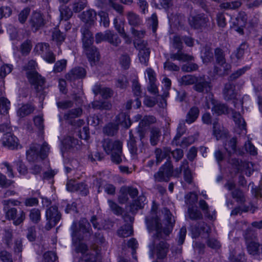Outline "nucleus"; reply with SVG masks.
Returning <instances> with one entry per match:
<instances>
[{"mask_svg":"<svg viewBox=\"0 0 262 262\" xmlns=\"http://www.w3.org/2000/svg\"><path fill=\"white\" fill-rule=\"evenodd\" d=\"M36 66L35 61L31 60L24 67L23 69L26 72L27 77L30 83L34 85L36 91L39 93L42 91L45 80L36 71Z\"/></svg>","mask_w":262,"mask_h":262,"instance_id":"1","label":"nucleus"},{"mask_svg":"<svg viewBox=\"0 0 262 262\" xmlns=\"http://www.w3.org/2000/svg\"><path fill=\"white\" fill-rule=\"evenodd\" d=\"M75 251L83 255V259L79 262H101L100 250L98 247H76Z\"/></svg>","mask_w":262,"mask_h":262,"instance_id":"2","label":"nucleus"},{"mask_svg":"<svg viewBox=\"0 0 262 262\" xmlns=\"http://www.w3.org/2000/svg\"><path fill=\"white\" fill-rule=\"evenodd\" d=\"M173 172V166L170 160L167 161L162 165L158 172L154 176L155 181L157 182H168L170 178L172 177Z\"/></svg>","mask_w":262,"mask_h":262,"instance_id":"3","label":"nucleus"},{"mask_svg":"<svg viewBox=\"0 0 262 262\" xmlns=\"http://www.w3.org/2000/svg\"><path fill=\"white\" fill-rule=\"evenodd\" d=\"M146 222L148 229L149 231L156 230V235L154 237L153 246H164L165 243L162 233V224L160 222L159 218L157 217L150 221L147 217L146 218Z\"/></svg>","mask_w":262,"mask_h":262,"instance_id":"4","label":"nucleus"},{"mask_svg":"<svg viewBox=\"0 0 262 262\" xmlns=\"http://www.w3.org/2000/svg\"><path fill=\"white\" fill-rule=\"evenodd\" d=\"M46 216L47 221L46 229L49 230L55 227L60 220L61 214L59 212L57 207L53 206L47 210Z\"/></svg>","mask_w":262,"mask_h":262,"instance_id":"5","label":"nucleus"},{"mask_svg":"<svg viewBox=\"0 0 262 262\" xmlns=\"http://www.w3.org/2000/svg\"><path fill=\"white\" fill-rule=\"evenodd\" d=\"M136 48L139 50L138 57L141 63L147 66L150 55L149 48L147 47V42L144 40L134 41Z\"/></svg>","mask_w":262,"mask_h":262,"instance_id":"6","label":"nucleus"},{"mask_svg":"<svg viewBox=\"0 0 262 262\" xmlns=\"http://www.w3.org/2000/svg\"><path fill=\"white\" fill-rule=\"evenodd\" d=\"M211 82L207 80L205 75L196 76L193 89L198 93H208L211 90Z\"/></svg>","mask_w":262,"mask_h":262,"instance_id":"7","label":"nucleus"},{"mask_svg":"<svg viewBox=\"0 0 262 262\" xmlns=\"http://www.w3.org/2000/svg\"><path fill=\"white\" fill-rule=\"evenodd\" d=\"M29 22L34 32H36L43 27L46 24L43 15L37 11H34L32 13Z\"/></svg>","mask_w":262,"mask_h":262,"instance_id":"8","label":"nucleus"},{"mask_svg":"<svg viewBox=\"0 0 262 262\" xmlns=\"http://www.w3.org/2000/svg\"><path fill=\"white\" fill-rule=\"evenodd\" d=\"M102 146L103 150L107 154L118 152L122 149V143L119 140H113L107 138L102 142Z\"/></svg>","mask_w":262,"mask_h":262,"instance_id":"9","label":"nucleus"},{"mask_svg":"<svg viewBox=\"0 0 262 262\" xmlns=\"http://www.w3.org/2000/svg\"><path fill=\"white\" fill-rule=\"evenodd\" d=\"M6 217L9 220H12L15 225H19L25 220L26 214L21 209L18 211L15 208H11L6 211Z\"/></svg>","mask_w":262,"mask_h":262,"instance_id":"10","label":"nucleus"},{"mask_svg":"<svg viewBox=\"0 0 262 262\" xmlns=\"http://www.w3.org/2000/svg\"><path fill=\"white\" fill-rule=\"evenodd\" d=\"M209 23L208 18L205 14H198L191 16L189 18L190 26L195 29L205 28Z\"/></svg>","mask_w":262,"mask_h":262,"instance_id":"11","label":"nucleus"},{"mask_svg":"<svg viewBox=\"0 0 262 262\" xmlns=\"http://www.w3.org/2000/svg\"><path fill=\"white\" fill-rule=\"evenodd\" d=\"M162 212L164 215V220L167 222L166 226H167V228L163 230V233L166 236H167L172 229L175 223V220L172 214L167 208H163Z\"/></svg>","mask_w":262,"mask_h":262,"instance_id":"12","label":"nucleus"},{"mask_svg":"<svg viewBox=\"0 0 262 262\" xmlns=\"http://www.w3.org/2000/svg\"><path fill=\"white\" fill-rule=\"evenodd\" d=\"M83 48L92 65L99 61L100 55L97 49L95 47L92 45Z\"/></svg>","mask_w":262,"mask_h":262,"instance_id":"13","label":"nucleus"},{"mask_svg":"<svg viewBox=\"0 0 262 262\" xmlns=\"http://www.w3.org/2000/svg\"><path fill=\"white\" fill-rule=\"evenodd\" d=\"M236 144L237 139L234 137L227 140L224 144V148L229 156L234 154L242 155L243 154L240 150H237Z\"/></svg>","mask_w":262,"mask_h":262,"instance_id":"14","label":"nucleus"},{"mask_svg":"<svg viewBox=\"0 0 262 262\" xmlns=\"http://www.w3.org/2000/svg\"><path fill=\"white\" fill-rule=\"evenodd\" d=\"M80 18L86 25H93L96 20V12L93 10H88L83 11L80 15Z\"/></svg>","mask_w":262,"mask_h":262,"instance_id":"15","label":"nucleus"},{"mask_svg":"<svg viewBox=\"0 0 262 262\" xmlns=\"http://www.w3.org/2000/svg\"><path fill=\"white\" fill-rule=\"evenodd\" d=\"M2 144L3 146L9 149H14L17 148L18 146L17 139L11 133L4 134L2 138Z\"/></svg>","mask_w":262,"mask_h":262,"instance_id":"16","label":"nucleus"},{"mask_svg":"<svg viewBox=\"0 0 262 262\" xmlns=\"http://www.w3.org/2000/svg\"><path fill=\"white\" fill-rule=\"evenodd\" d=\"M80 31L82 34L83 48L93 45L94 38L90 30L86 26H83L81 28Z\"/></svg>","mask_w":262,"mask_h":262,"instance_id":"17","label":"nucleus"},{"mask_svg":"<svg viewBox=\"0 0 262 262\" xmlns=\"http://www.w3.org/2000/svg\"><path fill=\"white\" fill-rule=\"evenodd\" d=\"M39 148L37 144L31 145L29 149L26 152L27 159L29 162H35L40 159Z\"/></svg>","mask_w":262,"mask_h":262,"instance_id":"18","label":"nucleus"},{"mask_svg":"<svg viewBox=\"0 0 262 262\" xmlns=\"http://www.w3.org/2000/svg\"><path fill=\"white\" fill-rule=\"evenodd\" d=\"M170 152V149L168 147L156 148L154 151L156 165H158L164 159L169 157Z\"/></svg>","mask_w":262,"mask_h":262,"instance_id":"19","label":"nucleus"},{"mask_svg":"<svg viewBox=\"0 0 262 262\" xmlns=\"http://www.w3.org/2000/svg\"><path fill=\"white\" fill-rule=\"evenodd\" d=\"M128 24L132 28L138 27L142 24V20L139 15L133 11H128L126 13Z\"/></svg>","mask_w":262,"mask_h":262,"instance_id":"20","label":"nucleus"},{"mask_svg":"<svg viewBox=\"0 0 262 262\" xmlns=\"http://www.w3.org/2000/svg\"><path fill=\"white\" fill-rule=\"evenodd\" d=\"M213 134L218 140L226 137L228 134V131L217 121H215L213 123Z\"/></svg>","mask_w":262,"mask_h":262,"instance_id":"21","label":"nucleus"},{"mask_svg":"<svg viewBox=\"0 0 262 262\" xmlns=\"http://www.w3.org/2000/svg\"><path fill=\"white\" fill-rule=\"evenodd\" d=\"M86 71L83 68L78 67L72 69L66 75L67 79L72 80L77 78H81L85 77Z\"/></svg>","mask_w":262,"mask_h":262,"instance_id":"22","label":"nucleus"},{"mask_svg":"<svg viewBox=\"0 0 262 262\" xmlns=\"http://www.w3.org/2000/svg\"><path fill=\"white\" fill-rule=\"evenodd\" d=\"M145 201L146 198L144 195H141L139 196L137 199L134 200L130 204L129 211L132 213H136L138 210L142 209Z\"/></svg>","mask_w":262,"mask_h":262,"instance_id":"23","label":"nucleus"},{"mask_svg":"<svg viewBox=\"0 0 262 262\" xmlns=\"http://www.w3.org/2000/svg\"><path fill=\"white\" fill-rule=\"evenodd\" d=\"M223 95L224 98L227 100L234 99L236 95L235 85L230 82L226 83L223 90Z\"/></svg>","mask_w":262,"mask_h":262,"instance_id":"24","label":"nucleus"},{"mask_svg":"<svg viewBox=\"0 0 262 262\" xmlns=\"http://www.w3.org/2000/svg\"><path fill=\"white\" fill-rule=\"evenodd\" d=\"M115 122L117 125L120 124L125 128H128L131 125V121L128 115L123 112L119 113L116 117Z\"/></svg>","mask_w":262,"mask_h":262,"instance_id":"25","label":"nucleus"},{"mask_svg":"<svg viewBox=\"0 0 262 262\" xmlns=\"http://www.w3.org/2000/svg\"><path fill=\"white\" fill-rule=\"evenodd\" d=\"M170 58L173 60H177L183 62L191 61L193 59L192 56L185 54L182 52L181 50H178V52L175 53H171L170 54Z\"/></svg>","mask_w":262,"mask_h":262,"instance_id":"26","label":"nucleus"},{"mask_svg":"<svg viewBox=\"0 0 262 262\" xmlns=\"http://www.w3.org/2000/svg\"><path fill=\"white\" fill-rule=\"evenodd\" d=\"M167 252V247H151L150 249V256H157L158 259L164 258Z\"/></svg>","mask_w":262,"mask_h":262,"instance_id":"27","label":"nucleus"},{"mask_svg":"<svg viewBox=\"0 0 262 262\" xmlns=\"http://www.w3.org/2000/svg\"><path fill=\"white\" fill-rule=\"evenodd\" d=\"M92 106L95 110L110 111L112 107V105L108 101L95 100L92 102Z\"/></svg>","mask_w":262,"mask_h":262,"instance_id":"28","label":"nucleus"},{"mask_svg":"<svg viewBox=\"0 0 262 262\" xmlns=\"http://www.w3.org/2000/svg\"><path fill=\"white\" fill-rule=\"evenodd\" d=\"M200 110L197 106H193L188 112L185 119V122L188 124H191L194 122L198 118Z\"/></svg>","mask_w":262,"mask_h":262,"instance_id":"29","label":"nucleus"},{"mask_svg":"<svg viewBox=\"0 0 262 262\" xmlns=\"http://www.w3.org/2000/svg\"><path fill=\"white\" fill-rule=\"evenodd\" d=\"M161 136L160 129L157 127H152L150 130V142L151 145L158 144Z\"/></svg>","mask_w":262,"mask_h":262,"instance_id":"30","label":"nucleus"},{"mask_svg":"<svg viewBox=\"0 0 262 262\" xmlns=\"http://www.w3.org/2000/svg\"><path fill=\"white\" fill-rule=\"evenodd\" d=\"M91 222L92 223L93 227L95 229H97L98 230L101 229H111L113 224L112 222L110 221H104V225L100 224L99 222H97V219L96 215H93L92 216L91 220Z\"/></svg>","mask_w":262,"mask_h":262,"instance_id":"31","label":"nucleus"},{"mask_svg":"<svg viewBox=\"0 0 262 262\" xmlns=\"http://www.w3.org/2000/svg\"><path fill=\"white\" fill-rule=\"evenodd\" d=\"M82 114V110L81 108H73L64 113L63 119L66 120L71 121L73 119L79 117Z\"/></svg>","mask_w":262,"mask_h":262,"instance_id":"32","label":"nucleus"},{"mask_svg":"<svg viewBox=\"0 0 262 262\" xmlns=\"http://www.w3.org/2000/svg\"><path fill=\"white\" fill-rule=\"evenodd\" d=\"M182 166L184 167V179L185 182L190 184L193 181L192 172L189 168V163L187 160L182 161Z\"/></svg>","mask_w":262,"mask_h":262,"instance_id":"33","label":"nucleus"},{"mask_svg":"<svg viewBox=\"0 0 262 262\" xmlns=\"http://www.w3.org/2000/svg\"><path fill=\"white\" fill-rule=\"evenodd\" d=\"M220 67H215L214 73L220 76H224L228 74V72L231 69V66L230 64L223 62L219 64Z\"/></svg>","mask_w":262,"mask_h":262,"instance_id":"34","label":"nucleus"},{"mask_svg":"<svg viewBox=\"0 0 262 262\" xmlns=\"http://www.w3.org/2000/svg\"><path fill=\"white\" fill-rule=\"evenodd\" d=\"M106 38L107 41L110 43L117 47L121 43V40L117 34H115L113 31L107 30H106Z\"/></svg>","mask_w":262,"mask_h":262,"instance_id":"35","label":"nucleus"},{"mask_svg":"<svg viewBox=\"0 0 262 262\" xmlns=\"http://www.w3.org/2000/svg\"><path fill=\"white\" fill-rule=\"evenodd\" d=\"M76 229L77 223L76 222H74L71 226V229L73 231L72 235L73 243L75 245L78 246H86V245L84 243H83V238L80 237L78 235Z\"/></svg>","mask_w":262,"mask_h":262,"instance_id":"36","label":"nucleus"},{"mask_svg":"<svg viewBox=\"0 0 262 262\" xmlns=\"http://www.w3.org/2000/svg\"><path fill=\"white\" fill-rule=\"evenodd\" d=\"M189 218L191 220H199L203 219V214L201 212L193 206H189L187 211Z\"/></svg>","mask_w":262,"mask_h":262,"instance_id":"37","label":"nucleus"},{"mask_svg":"<svg viewBox=\"0 0 262 262\" xmlns=\"http://www.w3.org/2000/svg\"><path fill=\"white\" fill-rule=\"evenodd\" d=\"M10 101L6 97H0V113L7 115L10 108Z\"/></svg>","mask_w":262,"mask_h":262,"instance_id":"38","label":"nucleus"},{"mask_svg":"<svg viewBox=\"0 0 262 262\" xmlns=\"http://www.w3.org/2000/svg\"><path fill=\"white\" fill-rule=\"evenodd\" d=\"M88 0H74L72 3V10L75 13L80 12L87 6Z\"/></svg>","mask_w":262,"mask_h":262,"instance_id":"39","label":"nucleus"},{"mask_svg":"<svg viewBox=\"0 0 262 262\" xmlns=\"http://www.w3.org/2000/svg\"><path fill=\"white\" fill-rule=\"evenodd\" d=\"M118 130V125L114 123H108L103 128L104 134L110 136H114L117 132Z\"/></svg>","mask_w":262,"mask_h":262,"instance_id":"40","label":"nucleus"},{"mask_svg":"<svg viewBox=\"0 0 262 262\" xmlns=\"http://www.w3.org/2000/svg\"><path fill=\"white\" fill-rule=\"evenodd\" d=\"M34 110V107L31 104H27L23 105L18 111L17 114L19 117H24L32 113Z\"/></svg>","mask_w":262,"mask_h":262,"instance_id":"41","label":"nucleus"},{"mask_svg":"<svg viewBox=\"0 0 262 262\" xmlns=\"http://www.w3.org/2000/svg\"><path fill=\"white\" fill-rule=\"evenodd\" d=\"M196 79V76L192 75H187L182 76L179 79V82L181 85H189L194 84Z\"/></svg>","mask_w":262,"mask_h":262,"instance_id":"42","label":"nucleus"},{"mask_svg":"<svg viewBox=\"0 0 262 262\" xmlns=\"http://www.w3.org/2000/svg\"><path fill=\"white\" fill-rule=\"evenodd\" d=\"M49 47L48 43L39 42L35 46L34 51L36 53L43 56L49 50Z\"/></svg>","mask_w":262,"mask_h":262,"instance_id":"43","label":"nucleus"},{"mask_svg":"<svg viewBox=\"0 0 262 262\" xmlns=\"http://www.w3.org/2000/svg\"><path fill=\"white\" fill-rule=\"evenodd\" d=\"M128 147L130 153L134 158H136L138 154V150L136 145V142L134 138L130 137L128 141Z\"/></svg>","mask_w":262,"mask_h":262,"instance_id":"44","label":"nucleus"},{"mask_svg":"<svg viewBox=\"0 0 262 262\" xmlns=\"http://www.w3.org/2000/svg\"><path fill=\"white\" fill-rule=\"evenodd\" d=\"M103 188L105 192L110 195H114L116 192V187L112 184L107 183H102L98 187V191H101V188Z\"/></svg>","mask_w":262,"mask_h":262,"instance_id":"45","label":"nucleus"},{"mask_svg":"<svg viewBox=\"0 0 262 262\" xmlns=\"http://www.w3.org/2000/svg\"><path fill=\"white\" fill-rule=\"evenodd\" d=\"M60 16L62 19L68 20L73 15V10H72L69 7L64 6H62L60 9Z\"/></svg>","mask_w":262,"mask_h":262,"instance_id":"46","label":"nucleus"},{"mask_svg":"<svg viewBox=\"0 0 262 262\" xmlns=\"http://www.w3.org/2000/svg\"><path fill=\"white\" fill-rule=\"evenodd\" d=\"M133 233V229L129 225H125L121 227L118 231V234L120 237H127Z\"/></svg>","mask_w":262,"mask_h":262,"instance_id":"47","label":"nucleus"},{"mask_svg":"<svg viewBox=\"0 0 262 262\" xmlns=\"http://www.w3.org/2000/svg\"><path fill=\"white\" fill-rule=\"evenodd\" d=\"M63 144L67 149H71L74 147L77 148V145H79V141L72 137L66 138L63 141Z\"/></svg>","mask_w":262,"mask_h":262,"instance_id":"48","label":"nucleus"},{"mask_svg":"<svg viewBox=\"0 0 262 262\" xmlns=\"http://www.w3.org/2000/svg\"><path fill=\"white\" fill-rule=\"evenodd\" d=\"M232 198L236 200V202L243 204L246 202V198L244 193L239 189H236L232 192Z\"/></svg>","mask_w":262,"mask_h":262,"instance_id":"49","label":"nucleus"},{"mask_svg":"<svg viewBox=\"0 0 262 262\" xmlns=\"http://www.w3.org/2000/svg\"><path fill=\"white\" fill-rule=\"evenodd\" d=\"M52 40L60 45L65 39V36L59 30H56L52 33Z\"/></svg>","mask_w":262,"mask_h":262,"instance_id":"50","label":"nucleus"},{"mask_svg":"<svg viewBox=\"0 0 262 262\" xmlns=\"http://www.w3.org/2000/svg\"><path fill=\"white\" fill-rule=\"evenodd\" d=\"M128 194L124 187L122 186L119 190V194L118 196V202L121 204H124L126 203L128 200L129 198Z\"/></svg>","mask_w":262,"mask_h":262,"instance_id":"51","label":"nucleus"},{"mask_svg":"<svg viewBox=\"0 0 262 262\" xmlns=\"http://www.w3.org/2000/svg\"><path fill=\"white\" fill-rule=\"evenodd\" d=\"M114 24L115 29L121 36L124 39L128 38V36L125 32L124 25L121 23H119L117 18L114 19Z\"/></svg>","mask_w":262,"mask_h":262,"instance_id":"52","label":"nucleus"},{"mask_svg":"<svg viewBox=\"0 0 262 262\" xmlns=\"http://www.w3.org/2000/svg\"><path fill=\"white\" fill-rule=\"evenodd\" d=\"M156 122V119L152 116H145L140 122L139 126L143 128Z\"/></svg>","mask_w":262,"mask_h":262,"instance_id":"53","label":"nucleus"},{"mask_svg":"<svg viewBox=\"0 0 262 262\" xmlns=\"http://www.w3.org/2000/svg\"><path fill=\"white\" fill-rule=\"evenodd\" d=\"M232 117L235 123L238 125L239 127L241 129L245 128L246 122L239 113L233 112Z\"/></svg>","mask_w":262,"mask_h":262,"instance_id":"54","label":"nucleus"},{"mask_svg":"<svg viewBox=\"0 0 262 262\" xmlns=\"http://www.w3.org/2000/svg\"><path fill=\"white\" fill-rule=\"evenodd\" d=\"M108 203L112 211L113 212L114 214L117 215L122 214L123 212V209L116 202L111 200H108Z\"/></svg>","mask_w":262,"mask_h":262,"instance_id":"55","label":"nucleus"},{"mask_svg":"<svg viewBox=\"0 0 262 262\" xmlns=\"http://www.w3.org/2000/svg\"><path fill=\"white\" fill-rule=\"evenodd\" d=\"M230 257L232 262H246L244 254L237 253V249H234L232 252V255Z\"/></svg>","mask_w":262,"mask_h":262,"instance_id":"56","label":"nucleus"},{"mask_svg":"<svg viewBox=\"0 0 262 262\" xmlns=\"http://www.w3.org/2000/svg\"><path fill=\"white\" fill-rule=\"evenodd\" d=\"M29 217L31 221L33 223H38L41 218L40 210L37 208H33L31 209L30 212Z\"/></svg>","mask_w":262,"mask_h":262,"instance_id":"57","label":"nucleus"},{"mask_svg":"<svg viewBox=\"0 0 262 262\" xmlns=\"http://www.w3.org/2000/svg\"><path fill=\"white\" fill-rule=\"evenodd\" d=\"M212 111L220 115L227 113L228 107L224 104L217 103L214 105Z\"/></svg>","mask_w":262,"mask_h":262,"instance_id":"58","label":"nucleus"},{"mask_svg":"<svg viewBox=\"0 0 262 262\" xmlns=\"http://www.w3.org/2000/svg\"><path fill=\"white\" fill-rule=\"evenodd\" d=\"M79 229L83 233H90L91 231L90 223L86 219H82L79 222Z\"/></svg>","mask_w":262,"mask_h":262,"instance_id":"59","label":"nucleus"},{"mask_svg":"<svg viewBox=\"0 0 262 262\" xmlns=\"http://www.w3.org/2000/svg\"><path fill=\"white\" fill-rule=\"evenodd\" d=\"M186 131V126L184 123H180L177 128V133L173 140V143L177 142L185 134Z\"/></svg>","mask_w":262,"mask_h":262,"instance_id":"60","label":"nucleus"},{"mask_svg":"<svg viewBox=\"0 0 262 262\" xmlns=\"http://www.w3.org/2000/svg\"><path fill=\"white\" fill-rule=\"evenodd\" d=\"M241 5V2L238 0L232 2L224 3L221 5V7L226 9H235L238 8Z\"/></svg>","mask_w":262,"mask_h":262,"instance_id":"61","label":"nucleus"},{"mask_svg":"<svg viewBox=\"0 0 262 262\" xmlns=\"http://www.w3.org/2000/svg\"><path fill=\"white\" fill-rule=\"evenodd\" d=\"M194 142V138L192 136H189L188 137L184 138L182 141L180 142L178 140L175 142V144L177 145H180L182 147H186Z\"/></svg>","mask_w":262,"mask_h":262,"instance_id":"62","label":"nucleus"},{"mask_svg":"<svg viewBox=\"0 0 262 262\" xmlns=\"http://www.w3.org/2000/svg\"><path fill=\"white\" fill-rule=\"evenodd\" d=\"M13 66L11 64H5L0 67V78L3 79L6 75L10 73Z\"/></svg>","mask_w":262,"mask_h":262,"instance_id":"63","label":"nucleus"},{"mask_svg":"<svg viewBox=\"0 0 262 262\" xmlns=\"http://www.w3.org/2000/svg\"><path fill=\"white\" fill-rule=\"evenodd\" d=\"M214 55L216 62L218 64L226 61L225 54L222 49L220 48L215 49L214 51Z\"/></svg>","mask_w":262,"mask_h":262,"instance_id":"64","label":"nucleus"}]
</instances>
